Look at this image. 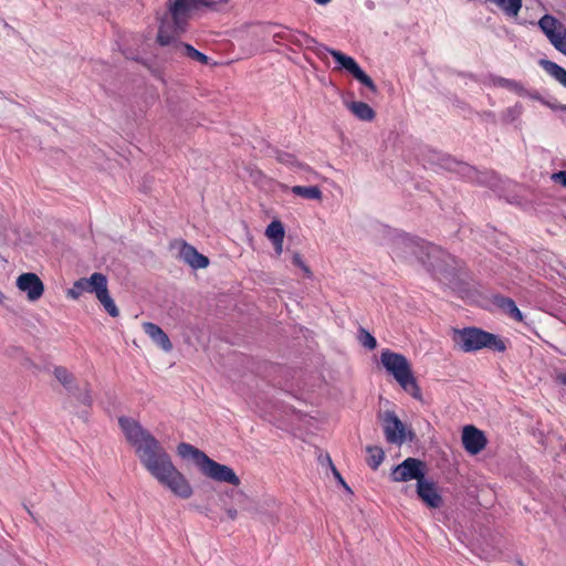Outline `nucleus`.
<instances>
[{
	"instance_id": "obj_7",
	"label": "nucleus",
	"mask_w": 566,
	"mask_h": 566,
	"mask_svg": "<svg viewBox=\"0 0 566 566\" xmlns=\"http://www.w3.org/2000/svg\"><path fill=\"white\" fill-rule=\"evenodd\" d=\"M426 476V463L416 458H407L396 465L390 473L394 482L416 480L419 483Z\"/></svg>"
},
{
	"instance_id": "obj_22",
	"label": "nucleus",
	"mask_w": 566,
	"mask_h": 566,
	"mask_svg": "<svg viewBox=\"0 0 566 566\" xmlns=\"http://www.w3.org/2000/svg\"><path fill=\"white\" fill-rule=\"evenodd\" d=\"M175 50L177 53H180L181 55L188 56L189 59L197 61L201 64H208L209 57L199 52L197 49H195L192 45L184 42L176 43Z\"/></svg>"
},
{
	"instance_id": "obj_24",
	"label": "nucleus",
	"mask_w": 566,
	"mask_h": 566,
	"mask_svg": "<svg viewBox=\"0 0 566 566\" xmlns=\"http://www.w3.org/2000/svg\"><path fill=\"white\" fill-rule=\"evenodd\" d=\"M539 65L558 83L566 87V70L548 60H541Z\"/></svg>"
},
{
	"instance_id": "obj_17",
	"label": "nucleus",
	"mask_w": 566,
	"mask_h": 566,
	"mask_svg": "<svg viewBox=\"0 0 566 566\" xmlns=\"http://www.w3.org/2000/svg\"><path fill=\"white\" fill-rule=\"evenodd\" d=\"M143 329L146 335L164 352L168 353L172 349V344L161 327L154 323L145 322L143 324Z\"/></svg>"
},
{
	"instance_id": "obj_3",
	"label": "nucleus",
	"mask_w": 566,
	"mask_h": 566,
	"mask_svg": "<svg viewBox=\"0 0 566 566\" xmlns=\"http://www.w3.org/2000/svg\"><path fill=\"white\" fill-rule=\"evenodd\" d=\"M380 363L405 391L415 399L421 400V390L412 375L411 365L403 355L384 349L380 354Z\"/></svg>"
},
{
	"instance_id": "obj_1",
	"label": "nucleus",
	"mask_w": 566,
	"mask_h": 566,
	"mask_svg": "<svg viewBox=\"0 0 566 566\" xmlns=\"http://www.w3.org/2000/svg\"><path fill=\"white\" fill-rule=\"evenodd\" d=\"M118 423L126 440L135 448L140 463L149 474L176 496L189 499L192 495L190 483L175 467L160 442L133 418L120 417Z\"/></svg>"
},
{
	"instance_id": "obj_4",
	"label": "nucleus",
	"mask_w": 566,
	"mask_h": 566,
	"mask_svg": "<svg viewBox=\"0 0 566 566\" xmlns=\"http://www.w3.org/2000/svg\"><path fill=\"white\" fill-rule=\"evenodd\" d=\"M452 339L465 353L476 352L482 348L499 353L506 349V344L501 337L476 327L454 329Z\"/></svg>"
},
{
	"instance_id": "obj_8",
	"label": "nucleus",
	"mask_w": 566,
	"mask_h": 566,
	"mask_svg": "<svg viewBox=\"0 0 566 566\" xmlns=\"http://www.w3.org/2000/svg\"><path fill=\"white\" fill-rule=\"evenodd\" d=\"M200 471L203 475L223 483H229L238 486L240 479L235 472L228 465L216 462L214 460L207 457L200 467Z\"/></svg>"
},
{
	"instance_id": "obj_43",
	"label": "nucleus",
	"mask_w": 566,
	"mask_h": 566,
	"mask_svg": "<svg viewBox=\"0 0 566 566\" xmlns=\"http://www.w3.org/2000/svg\"><path fill=\"white\" fill-rule=\"evenodd\" d=\"M334 472H335L336 478L345 485V482L343 481L340 474L338 472H336L335 469H334Z\"/></svg>"
},
{
	"instance_id": "obj_44",
	"label": "nucleus",
	"mask_w": 566,
	"mask_h": 566,
	"mask_svg": "<svg viewBox=\"0 0 566 566\" xmlns=\"http://www.w3.org/2000/svg\"><path fill=\"white\" fill-rule=\"evenodd\" d=\"M6 296L4 294L0 291V304L3 303Z\"/></svg>"
},
{
	"instance_id": "obj_9",
	"label": "nucleus",
	"mask_w": 566,
	"mask_h": 566,
	"mask_svg": "<svg viewBox=\"0 0 566 566\" xmlns=\"http://www.w3.org/2000/svg\"><path fill=\"white\" fill-rule=\"evenodd\" d=\"M274 36H280L293 44L311 49L322 60L325 59L327 54H331V51H335L334 49H329L326 45L318 43L314 38L310 36L308 34L300 31L287 30L282 33L275 34Z\"/></svg>"
},
{
	"instance_id": "obj_39",
	"label": "nucleus",
	"mask_w": 566,
	"mask_h": 566,
	"mask_svg": "<svg viewBox=\"0 0 566 566\" xmlns=\"http://www.w3.org/2000/svg\"><path fill=\"white\" fill-rule=\"evenodd\" d=\"M227 514L231 520H235L238 516V512L234 509H228Z\"/></svg>"
},
{
	"instance_id": "obj_28",
	"label": "nucleus",
	"mask_w": 566,
	"mask_h": 566,
	"mask_svg": "<svg viewBox=\"0 0 566 566\" xmlns=\"http://www.w3.org/2000/svg\"><path fill=\"white\" fill-rule=\"evenodd\" d=\"M368 459L367 463L373 470H377L385 458V453L381 448L367 447Z\"/></svg>"
},
{
	"instance_id": "obj_5",
	"label": "nucleus",
	"mask_w": 566,
	"mask_h": 566,
	"mask_svg": "<svg viewBox=\"0 0 566 566\" xmlns=\"http://www.w3.org/2000/svg\"><path fill=\"white\" fill-rule=\"evenodd\" d=\"M410 243L413 247L412 252L419 261L434 271H447L451 263L454 262L453 256L438 245L422 240L410 241Z\"/></svg>"
},
{
	"instance_id": "obj_34",
	"label": "nucleus",
	"mask_w": 566,
	"mask_h": 566,
	"mask_svg": "<svg viewBox=\"0 0 566 566\" xmlns=\"http://www.w3.org/2000/svg\"><path fill=\"white\" fill-rule=\"evenodd\" d=\"M522 105L516 104L513 107L506 109L505 116L509 120H514L522 114Z\"/></svg>"
},
{
	"instance_id": "obj_15",
	"label": "nucleus",
	"mask_w": 566,
	"mask_h": 566,
	"mask_svg": "<svg viewBox=\"0 0 566 566\" xmlns=\"http://www.w3.org/2000/svg\"><path fill=\"white\" fill-rule=\"evenodd\" d=\"M417 494L431 509H438L442 504V497L438 493L434 483L424 478L417 483Z\"/></svg>"
},
{
	"instance_id": "obj_37",
	"label": "nucleus",
	"mask_w": 566,
	"mask_h": 566,
	"mask_svg": "<svg viewBox=\"0 0 566 566\" xmlns=\"http://www.w3.org/2000/svg\"><path fill=\"white\" fill-rule=\"evenodd\" d=\"M274 245V251L276 255H281L283 252V241L272 242Z\"/></svg>"
},
{
	"instance_id": "obj_13",
	"label": "nucleus",
	"mask_w": 566,
	"mask_h": 566,
	"mask_svg": "<svg viewBox=\"0 0 566 566\" xmlns=\"http://www.w3.org/2000/svg\"><path fill=\"white\" fill-rule=\"evenodd\" d=\"M17 286L24 292L30 302L38 301L44 292V285L34 273H23L17 279Z\"/></svg>"
},
{
	"instance_id": "obj_16",
	"label": "nucleus",
	"mask_w": 566,
	"mask_h": 566,
	"mask_svg": "<svg viewBox=\"0 0 566 566\" xmlns=\"http://www.w3.org/2000/svg\"><path fill=\"white\" fill-rule=\"evenodd\" d=\"M179 258L192 269H205L209 264L207 256L199 253L192 245L186 242H182L180 247Z\"/></svg>"
},
{
	"instance_id": "obj_29",
	"label": "nucleus",
	"mask_w": 566,
	"mask_h": 566,
	"mask_svg": "<svg viewBox=\"0 0 566 566\" xmlns=\"http://www.w3.org/2000/svg\"><path fill=\"white\" fill-rule=\"evenodd\" d=\"M84 283V277L75 281L73 287L67 291V296L73 300H77L84 292H86V285Z\"/></svg>"
},
{
	"instance_id": "obj_40",
	"label": "nucleus",
	"mask_w": 566,
	"mask_h": 566,
	"mask_svg": "<svg viewBox=\"0 0 566 566\" xmlns=\"http://www.w3.org/2000/svg\"><path fill=\"white\" fill-rule=\"evenodd\" d=\"M558 381L566 386V374L558 375Z\"/></svg>"
},
{
	"instance_id": "obj_32",
	"label": "nucleus",
	"mask_w": 566,
	"mask_h": 566,
	"mask_svg": "<svg viewBox=\"0 0 566 566\" xmlns=\"http://www.w3.org/2000/svg\"><path fill=\"white\" fill-rule=\"evenodd\" d=\"M292 264L297 266V268H300L306 277H311L312 276V271L305 264V262H304V260H303V258H302V255L300 253H297V252L293 253V255H292Z\"/></svg>"
},
{
	"instance_id": "obj_30",
	"label": "nucleus",
	"mask_w": 566,
	"mask_h": 566,
	"mask_svg": "<svg viewBox=\"0 0 566 566\" xmlns=\"http://www.w3.org/2000/svg\"><path fill=\"white\" fill-rule=\"evenodd\" d=\"M556 50L566 54V30L563 28L559 33L551 41Z\"/></svg>"
},
{
	"instance_id": "obj_33",
	"label": "nucleus",
	"mask_w": 566,
	"mask_h": 566,
	"mask_svg": "<svg viewBox=\"0 0 566 566\" xmlns=\"http://www.w3.org/2000/svg\"><path fill=\"white\" fill-rule=\"evenodd\" d=\"M276 160L287 166L303 167L301 164L296 161L295 157L289 153L276 151Z\"/></svg>"
},
{
	"instance_id": "obj_38",
	"label": "nucleus",
	"mask_w": 566,
	"mask_h": 566,
	"mask_svg": "<svg viewBox=\"0 0 566 566\" xmlns=\"http://www.w3.org/2000/svg\"><path fill=\"white\" fill-rule=\"evenodd\" d=\"M525 96H527V97H530L532 99H536V101H541L542 99L539 93L536 92V91H527L526 90V95Z\"/></svg>"
},
{
	"instance_id": "obj_26",
	"label": "nucleus",
	"mask_w": 566,
	"mask_h": 566,
	"mask_svg": "<svg viewBox=\"0 0 566 566\" xmlns=\"http://www.w3.org/2000/svg\"><path fill=\"white\" fill-rule=\"evenodd\" d=\"M53 374L66 390H69L72 395H75L74 377L65 367H55Z\"/></svg>"
},
{
	"instance_id": "obj_6",
	"label": "nucleus",
	"mask_w": 566,
	"mask_h": 566,
	"mask_svg": "<svg viewBox=\"0 0 566 566\" xmlns=\"http://www.w3.org/2000/svg\"><path fill=\"white\" fill-rule=\"evenodd\" d=\"M84 282L86 285V293L95 294L104 310L112 317H117L119 315V311L108 293L107 277L99 272H95L90 277H84Z\"/></svg>"
},
{
	"instance_id": "obj_42",
	"label": "nucleus",
	"mask_w": 566,
	"mask_h": 566,
	"mask_svg": "<svg viewBox=\"0 0 566 566\" xmlns=\"http://www.w3.org/2000/svg\"><path fill=\"white\" fill-rule=\"evenodd\" d=\"M366 7H367L368 9H374V2H373V1H370V0L366 1Z\"/></svg>"
},
{
	"instance_id": "obj_31",
	"label": "nucleus",
	"mask_w": 566,
	"mask_h": 566,
	"mask_svg": "<svg viewBox=\"0 0 566 566\" xmlns=\"http://www.w3.org/2000/svg\"><path fill=\"white\" fill-rule=\"evenodd\" d=\"M359 342L368 349H374L377 346L376 338L365 329H360L359 332Z\"/></svg>"
},
{
	"instance_id": "obj_41",
	"label": "nucleus",
	"mask_w": 566,
	"mask_h": 566,
	"mask_svg": "<svg viewBox=\"0 0 566 566\" xmlns=\"http://www.w3.org/2000/svg\"><path fill=\"white\" fill-rule=\"evenodd\" d=\"M317 4H321V6H326L332 0H314Z\"/></svg>"
},
{
	"instance_id": "obj_18",
	"label": "nucleus",
	"mask_w": 566,
	"mask_h": 566,
	"mask_svg": "<svg viewBox=\"0 0 566 566\" xmlns=\"http://www.w3.org/2000/svg\"><path fill=\"white\" fill-rule=\"evenodd\" d=\"M493 304L499 307L504 314L510 316L516 322L523 321V314L516 306L515 302L506 296L503 295H494L493 296Z\"/></svg>"
},
{
	"instance_id": "obj_19",
	"label": "nucleus",
	"mask_w": 566,
	"mask_h": 566,
	"mask_svg": "<svg viewBox=\"0 0 566 566\" xmlns=\"http://www.w3.org/2000/svg\"><path fill=\"white\" fill-rule=\"evenodd\" d=\"M177 452L184 459H192L199 469L208 457L201 450L186 442L179 443V446L177 447Z\"/></svg>"
},
{
	"instance_id": "obj_25",
	"label": "nucleus",
	"mask_w": 566,
	"mask_h": 566,
	"mask_svg": "<svg viewBox=\"0 0 566 566\" xmlns=\"http://www.w3.org/2000/svg\"><path fill=\"white\" fill-rule=\"evenodd\" d=\"M291 192L310 200L322 199V191L317 186H293Z\"/></svg>"
},
{
	"instance_id": "obj_36",
	"label": "nucleus",
	"mask_w": 566,
	"mask_h": 566,
	"mask_svg": "<svg viewBox=\"0 0 566 566\" xmlns=\"http://www.w3.org/2000/svg\"><path fill=\"white\" fill-rule=\"evenodd\" d=\"M552 179L566 187V171H558L553 174Z\"/></svg>"
},
{
	"instance_id": "obj_35",
	"label": "nucleus",
	"mask_w": 566,
	"mask_h": 566,
	"mask_svg": "<svg viewBox=\"0 0 566 566\" xmlns=\"http://www.w3.org/2000/svg\"><path fill=\"white\" fill-rule=\"evenodd\" d=\"M78 400H81L84 405H91L92 403V396H91V390L88 387L85 388L84 392L81 394L78 397H77Z\"/></svg>"
},
{
	"instance_id": "obj_23",
	"label": "nucleus",
	"mask_w": 566,
	"mask_h": 566,
	"mask_svg": "<svg viewBox=\"0 0 566 566\" xmlns=\"http://www.w3.org/2000/svg\"><path fill=\"white\" fill-rule=\"evenodd\" d=\"M538 25L549 41H552L563 29L560 23L554 17L548 14L541 18Z\"/></svg>"
},
{
	"instance_id": "obj_20",
	"label": "nucleus",
	"mask_w": 566,
	"mask_h": 566,
	"mask_svg": "<svg viewBox=\"0 0 566 566\" xmlns=\"http://www.w3.org/2000/svg\"><path fill=\"white\" fill-rule=\"evenodd\" d=\"M491 82L494 86L505 88V90L513 92L520 96L526 95V88L518 81L505 78L502 76H493L491 78Z\"/></svg>"
},
{
	"instance_id": "obj_14",
	"label": "nucleus",
	"mask_w": 566,
	"mask_h": 566,
	"mask_svg": "<svg viewBox=\"0 0 566 566\" xmlns=\"http://www.w3.org/2000/svg\"><path fill=\"white\" fill-rule=\"evenodd\" d=\"M462 444L467 452L474 455L485 448L486 438L481 430L469 424L463 428Z\"/></svg>"
},
{
	"instance_id": "obj_11",
	"label": "nucleus",
	"mask_w": 566,
	"mask_h": 566,
	"mask_svg": "<svg viewBox=\"0 0 566 566\" xmlns=\"http://www.w3.org/2000/svg\"><path fill=\"white\" fill-rule=\"evenodd\" d=\"M331 55L336 60L340 67L349 72L358 82L369 88L373 93L377 92V87L371 77L361 70L352 56H348L337 50L331 51Z\"/></svg>"
},
{
	"instance_id": "obj_2",
	"label": "nucleus",
	"mask_w": 566,
	"mask_h": 566,
	"mask_svg": "<svg viewBox=\"0 0 566 566\" xmlns=\"http://www.w3.org/2000/svg\"><path fill=\"white\" fill-rule=\"evenodd\" d=\"M230 0H169V13L172 24L163 22L157 41L160 45L172 43L174 39L186 30L188 19L198 12H222Z\"/></svg>"
},
{
	"instance_id": "obj_12",
	"label": "nucleus",
	"mask_w": 566,
	"mask_h": 566,
	"mask_svg": "<svg viewBox=\"0 0 566 566\" xmlns=\"http://www.w3.org/2000/svg\"><path fill=\"white\" fill-rule=\"evenodd\" d=\"M384 433L389 443L400 446L406 441L405 424L391 411H387L384 416Z\"/></svg>"
},
{
	"instance_id": "obj_21",
	"label": "nucleus",
	"mask_w": 566,
	"mask_h": 566,
	"mask_svg": "<svg viewBox=\"0 0 566 566\" xmlns=\"http://www.w3.org/2000/svg\"><path fill=\"white\" fill-rule=\"evenodd\" d=\"M346 106L360 120L370 122L375 117L374 109L364 102H350Z\"/></svg>"
},
{
	"instance_id": "obj_10",
	"label": "nucleus",
	"mask_w": 566,
	"mask_h": 566,
	"mask_svg": "<svg viewBox=\"0 0 566 566\" xmlns=\"http://www.w3.org/2000/svg\"><path fill=\"white\" fill-rule=\"evenodd\" d=\"M440 166L446 170L458 174L460 177L469 181L479 184H484L486 181L485 174L478 171L474 167L465 163L458 161L451 156L443 155L440 158Z\"/></svg>"
},
{
	"instance_id": "obj_27",
	"label": "nucleus",
	"mask_w": 566,
	"mask_h": 566,
	"mask_svg": "<svg viewBox=\"0 0 566 566\" xmlns=\"http://www.w3.org/2000/svg\"><path fill=\"white\" fill-rule=\"evenodd\" d=\"M265 235L272 241H284V227L281 221L273 220L265 230Z\"/></svg>"
}]
</instances>
